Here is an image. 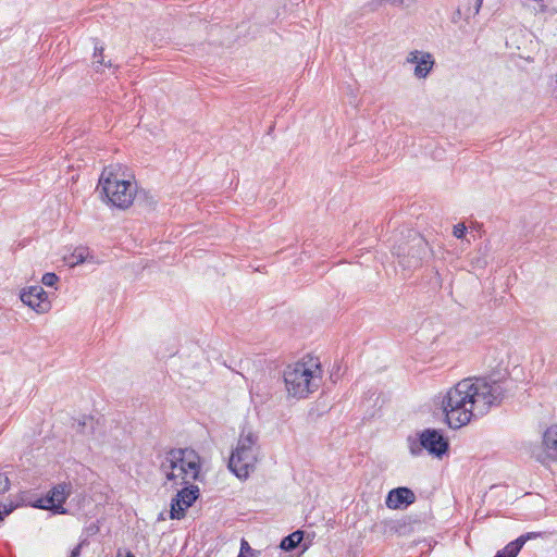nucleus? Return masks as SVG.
I'll return each mask as SVG.
<instances>
[{
  "mask_svg": "<svg viewBox=\"0 0 557 557\" xmlns=\"http://www.w3.org/2000/svg\"><path fill=\"white\" fill-rule=\"evenodd\" d=\"M508 391L507 381L468 377L451 387L443 400L446 421L451 429L467 425L472 418L499 406Z\"/></svg>",
  "mask_w": 557,
  "mask_h": 557,
  "instance_id": "1",
  "label": "nucleus"
},
{
  "mask_svg": "<svg viewBox=\"0 0 557 557\" xmlns=\"http://www.w3.org/2000/svg\"><path fill=\"white\" fill-rule=\"evenodd\" d=\"M83 542L79 543L78 545H76L72 552H71V557H79L81 556V552H82V547H83Z\"/></svg>",
  "mask_w": 557,
  "mask_h": 557,
  "instance_id": "23",
  "label": "nucleus"
},
{
  "mask_svg": "<svg viewBox=\"0 0 557 557\" xmlns=\"http://www.w3.org/2000/svg\"><path fill=\"white\" fill-rule=\"evenodd\" d=\"M393 5H401L404 0H389Z\"/></svg>",
  "mask_w": 557,
  "mask_h": 557,
  "instance_id": "26",
  "label": "nucleus"
},
{
  "mask_svg": "<svg viewBox=\"0 0 557 557\" xmlns=\"http://www.w3.org/2000/svg\"><path fill=\"white\" fill-rule=\"evenodd\" d=\"M58 281L59 277L52 272L45 273L41 278L42 284L50 287L54 286Z\"/></svg>",
  "mask_w": 557,
  "mask_h": 557,
  "instance_id": "16",
  "label": "nucleus"
},
{
  "mask_svg": "<svg viewBox=\"0 0 557 557\" xmlns=\"http://www.w3.org/2000/svg\"><path fill=\"white\" fill-rule=\"evenodd\" d=\"M117 557H123L122 554L119 552Z\"/></svg>",
  "mask_w": 557,
  "mask_h": 557,
  "instance_id": "29",
  "label": "nucleus"
},
{
  "mask_svg": "<svg viewBox=\"0 0 557 557\" xmlns=\"http://www.w3.org/2000/svg\"><path fill=\"white\" fill-rule=\"evenodd\" d=\"M523 535L524 536H530V540H532V539H536V537L542 536V533L541 532H529V533H525Z\"/></svg>",
  "mask_w": 557,
  "mask_h": 557,
  "instance_id": "25",
  "label": "nucleus"
},
{
  "mask_svg": "<svg viewBox=\"0 0 557 557\" xmlns=\"http://www.w3.org/2000/svg\"><path fill=\"white\" fill-rule=\"evenodd\" d=\"M72 491L71 483H60L53 486L46 498H41L37 502L35 507L41 509H51L58 513H64L65 509L63 504L66 502Z\"/></svg>",
  "mask_w": 557,
  "mask_h": 557,
  "instance_id": "7",
  "label": "nucleus"
},
{
  "mask_svg": "<svg viewBox=\"0 0 557 557\" xmlns=\"http://www.w3.org/2000/svg\"><path fill=\"white\" fill-rule=\"evenodd\" d=\"M98 189L112 206L120 209L128 208L133 203L136 194L135 183L121 178L117 173L113 172L112 166L102 171Z\"/></svg>",
  "mask_w": 557,
  "mask_h": 557,
  "instance_id": "4",
  "label": "nucleus"
},
{
  "mask_svg": "<svg viewBox=\"0 0 557 557\" xmlns=\"http://www.w3.org/2000/svg\"><path fill=\"white\" fill-rule=\"evenodd\" d=\"M199 496V488L197 485H189L182 488L172 499L171 503V518L181 519L185 517V511L190 507Z\"/></svg>",
  "mask_w": 557,
  "mask_h": 557,
  "instance_id": "8",
  "label": "nucleus"
},
{
  "mask_svg": "<svg viewBox=\"0 0 557 557\" xmlns=\"http://www.w3.org/2000/svg\"><path fill=\"white\" fill-rule=\"evenodd\" d=\"M259 436L250 428H243L237 445L228 459V469L240 480H246L256 468L259 455Z\"/></svg>",
  "mask_w": 557,
  "mask_h": 557,
  "instance_id": "2",
  "label": "nucleus"
},
{
  "mask_svg": "<svg viewBox=\"0 0 557 557\" xmlns=\"http://www.w3.org/2000/svg\"><path fill=\"white\" fill-rule=\"evenodd\" d=\"M252 549L250 547V545L248 544V542L246 540H242L240 542V552L239 554H243V556H245L247 553H250Z\"/></svg>",
  "mask_w": 557,
  "mask_h": 557,
  "instance_id": "22",
  "label": "nucleus"
},
{
  "mask_svg": "<svg viewBox=\"0 0 557 557\" xmlns=\"http://www.w3.org/2000/svg\"><path fill=\"white\" fill-rule=\"evenodd\" d=\"M21 300L37 313H45L50 309L47 293L39 285L30 286L27 290H23Z\"/></svg>",
  "mask_w": 557,
  "mask_h": 557,
  "instance_id": "9",
  "label": "nucleus"
},
{
  "mask_svg": "<svg viewBox=\"0 0 557 557\" xmlns=\"http://www.w3.org/2000/svg\"><path fill=\"white\" fill-rule=\"evenodd\" d=\"M237 557H246V556H243V554H239Z\"/></svg>",
  "mask_w": 557,
  "mask_h": 557,
  "instance_id": "30",
  "label": "nucleus"
},
{
  "mask_svg": "<svg viewBox=\"0 0 557 557\" xmlns=\"http://www.w3.org/2000/svg\"><path fill=\"white\" fill-rule=\"evenodd\" d=\"M530 536L520 535L517 540L507 544L503 549L498 550L494 557H517L522 546Z\"/></svg>",
  "mask_w": 557,
  "mask_h": 557,
  "instance_id": "13",
  "label": "nucleus"
},
{
  "mask_svg": "<svg viewBox=\"0 0 557 557\" xmlns=\"http://www.w3.org/2000/svg\"><path fill=\"white\" fill-rule=\"evenodd\" d=\"M94 58H95V63H98L100 65H108V66H111V63L109 62L108 64L104 63L103 61V48H95V54H94Z\"/></svg>",
  "mask_w": 557,
  "mask_h": 557,
  "instance_id": "19",
  "label": "nucleus"
},
{
  "mask_svg": "<svg viewBox=\"0 0 557 557\" xmlns=\"http://www.w3.org/2000/svg\"><path fill=\"white\" fill-rule=\"evenodd\" d=\"M10 480L7 476V474L0 472V494H3L9 491L10 488Z\"/></svg>",
  "mask_w": 557,
  "mask_h": 557,
  "instance_id": "18",
  "label": "nucleus"
},
{
  "mask_svg": "<svg viewBox=\"0 0 557 557\" xmlns=\"http://www.w3.org/2000/svg\"><path fill=\"white\" fill-rule=\"evenodd\" d=\"M482 3H483V0H475L473 15H476L480 12Z\"/></svg>",
  "mask_w": 557,
  "mask_h": 557,
  "instance_id": "24",
  "label": "nucleus"
},
{
  "mask_svg": "<svg viewBox=\"0 0 557 557\" xmlns=\"http://www.w3.org/2000/svg\"><path fill=\"white\" fill-rule=\"evenodd\" d=\"M414 500V493L409 487L401 486L388 492L385 504L389 509H400L413 504Z\"/></svg>",
  "mask_w": 557,
  "mask_h": 557,
  "instance_id": "11",
  "label": "nucleus"
},
{
  "mask_svg": "<svg viewBox=\"0 0 557 557\" xmlns=\"http://www.w3.org/2000/svg\"><path fill=\"white\" fill-rule=\"evenodd\" d=\"M320 368L312 370L304 362L287 366L284 382L288 394L296 398H305L314 392L320 384Z\"/></svg>",
  "mask_w": 557,
  "mask_h": 557,
  "instance_id": "5",
  "label": "nucleus"
},
{
  "mask_svg": "<svg viewBox=\"0 0 557 557\" xmlns=\"http://www.w3.org/2000/svg\"><path fill=\"white\" fill-rule=\"evenodd\" d=\"M73 262L72 265L83 263L85 261V250L84 249H76L74 253L72 255Z\"/></svg>",
  "mask_w": 557,
  "mask_h": 557,
  "instance_id": "17",
  "label": "nucleus"
},
{
  "mask_svg": "<svg viewBox=\"0 0 557 557\" xmlns=\"http://www.w3.org/2000/svg\"><path fill=\"white\" fill-rule=\"evenodd\" d=\"M434 64V60L432 58V54L429 52H425L421 55L420 61L414 67V75L418 78H425L428 74L431 72Z\"/></svg>",
  "mask_w": 557,
  "mask_h": 557,
  "instance_id": "14",
  "label": "nucleus"
},
{
  "mask_svg": "<svg viewBox=\"0 0 557 557\" xmlns=\"http://www.w3.org/2000/svg\"><path fill=\"white\" fill-rule=\"evenodd\" d=\"M455 15H456V17H460V16H461V11H460V9H458V10L456 11Z\"/></svg>",
  "mask_w": 557,
  "mask_h": 557,
  "instance_id": "27",
  "label": "nucleus"
},
{
  "mask_svg": "<svg viewBox=\"0 0 557 557\" xmlns=\"http://www.w3.org/2000/svg\"><path fill=\"white\" fill-rule=\"evenodd\" d=\"M467 227L463 223H458L454 226L453 234L456 238L465 237Z\"/></svg>",
  "mask_w": 557,
  "mask_h": 557,
  "instance_id": "20",
  "label": "nucleus"
},
{
  "mask_svg": "<svg viewBox=\"0 0 557 557\" xmlns=\"http://www.w3.org/2000/svg\"><path fill=\"white\" fill-rule=\"evenodd\" d=\"M160 469L168 481L181 478V485L188 484L189 480H197L199 476L200 458L194 449L173 448L166 453Z\"/></svg>",
  "mask_w": 557,
  "mask_h": 557,
  "instance_id": "3",
  "label": "nucleus"
},
{
  "mask_svg": "<svg viewBox=\"0 0 557 557\" xmlns=\"http://www.w3.org/2000/svg\"><path fill=\"white\" fill-rule=\"evenodd\" d=\"M124 557H135V555L131 552H127Z\"/></svg>",
  "mask_w": 557,
  "mask_h": 557,
  "instance_id": "28",
  "label": "nucleus"
},
{
  "mask_svg": "<svg viewBox=\"0 0 557 557\" xmlns=\"http://www.w3.org/2000/svg\"><path fill=\"white\" fill-rule=\"evenodd\" d=\"M543 446L546 457L557 461V424L548 428L543 435Z\"/></svg>",
  "mask_w": 557,
  "mask_h": 557,
  "instance_id": "12",
  "label": "nucleus"
},
{
  "mask_svg": "<svg viewBox=\"0 0 557 557\" xmlns=\"http://www.w3.org/2000/svg\"><path fill=\"white\" fill-rule=\"evenodd\" d=\"M409 442L410 453L414 456L419 455L422 449H425L429 454L441 458L449 448L447 438L444 437L440 430L435 429H425L419 433L418 441L409 438Z\"/></svg>",
  "mask_w": 557,
  "mask_h": 557,
  "instance_id": "6",
  "label": "nucleus"
},
{
  "mask_svg": "<svg viewBox=\"0 0 557 557\" xmlns=\"http://www.w3.org/2000/svg\"><path fill=\"white\" fill-rule=\"evenodd\" d=\"M428 243L423 238L412 240L407 255H404L399 263L407 269L418 268L428 255Z\"/></svg>",
  "mask_w": 557,
  "mask_h": 557,
  "instance_id": "10",
  "label": "nucleus"
},
{
  "mask_svg": "<svg viewBox=\"0 0 557 557\" xmlns=\"http://www.w3.org/2000/svg\"><path fill=\"white\" fill-rule=\"evenodd\" d=\"M424 52H420V51H411L407 58V61L410 62V63H416L418 64V62L420 61L421 59V55L423 54Z\"/></svg>",
  "mask_w": 557,
  "mask_h": 557,
  "instance_id": "21",
  "label": "nucleus"
},
{
  "mask_svg": "<svg viewBox=\"0 0 557 557\" xmlns=\"http://www.w3.org/2000/svg\"><path fill=\"white\" fill-rule=\"evenodd\" d=\"M305 532L297 530L289 535L285 536L280 544V548L285 552H292L304 540Z\"/></svg>",
  "mask_w": 557,
  "mask_h": 557,
  "instance_id": "15",
  "label": "nucleus"
}]
</instances>
